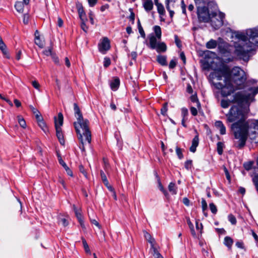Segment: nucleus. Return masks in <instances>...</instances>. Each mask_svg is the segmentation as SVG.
<instances>
[{
	"label": "nucleus",
	"instance_id": "17",
	"mask_svg": "<svg viewBox=\"0 0 258 258\" xmlns=\"http://www.w3.org/2000/svg\"><path fill=\"white\" fill-rule=\"evenodd\" d=\"M120 81L118 78H115L110 83V86L112 90H117L119 86Z\"/></svg>",
	"mask_w": 258,
	"mask_h": 258
},
{
	"label": "nucleus",
	"instance_id": "62",
	"mask_svg": "<svg viewBox=\"0 0 258 258\" xmlns=\"http://www.w3.org/2000/svg\"><path fill=\"white\" fill-rule=\"evenodd\" d=\"M34 114L35 115V117H36L37 122L43 120V118H42V116H41L39 111L38 112V113H35Z\"/></svg>",
	"mask_w": 258,
	"mask_h": 258
},
{
	"label": "nucleus",
	"instance_id": "22",
	"mask_svg": "<svg viewBox=\"0 0 258 258\" xmlns=\"http://www.w3.org/2000/svg\"><path fill=\"white\" fill-rule=\"evenodd\" d=\"M217 41L214 39H211L206 44V46L208 49H213L216 47L217 46Z\"/></svg>",
	"mask_w": 258,
	"mask_h": 258
},
{
	"label": "nucleus",
	"instance_id": "5",
	"mask_svg": "<svg viewBox=\"0 0 258 258\" xmlns=\"http://www.w3.org/2000/svg\"><path fill=\"white\" fill-rule=\"evenodd\" d=\"M150 46L152 49H156L158 52H165L167 49L166 45L164 42H160L153 34L149 36Z\"/></svg>",
	"mask_w": 258,
	"mask_h": 258
},
{
	"label": "nucleus",
	"instance_id": "29",
	"mask_svg": "<svg viewBox=\"0 0 258 258\" xmlns=\"http://www.w3.org/2000/svg\"><path fill=\"white\" fill-rule=\"evenodd\" d=\"M168 190L172 194H176V187L174 183L170 182L169 183L168 185Z\"/></svg>",
	"mask_w": 258,
	"mask_h": 258
},
{
	"label": "nucleus",
	"instance_id": "55",
	"mask_svg": "<svg viewBox=\"0 0 258 258\" xmlns=\"http://www.w3.org/2000/svg\"><path fill=\"white\" fill-rule=\"evenodd\" d=\"M29 16L28 14H24L23 16V21L25 24H27L29 22Z\"/></svg>",
	"mask_w": 258,
	"mask_h": 258
},
{
	"label": "nucleus",
	"instance_id": "31",
	"mask_svg": "<svg viewBox=\"0 0 258 258\" xmlns=\"http://www.w3.org/2000/svg\"><path fill=\"white\" fill-rule=\"evenodd\" d=\"M231 103L229 100L222 99L221 101V106L223 108H227Z\"/></svg>",
	"mask_w": 258,
	"mask_h": 258
},
{
	"label": "nucleus",
	"instance_id": "45",
	"mask_svg": "<svg viewBox=\"0 0 258 258\" xmlns=\"http://www.w3.org/2000/svg\"><path fill=\"white\" fill-rule=\"evenodd\" d=\"M110 63L111 61L109 58L106 57L104 58L103 65L104 67H108L110 64Z\"/></svg>",
	"mask_w": 258,
	"mask_h": 258
},
{
	"label": "nucleus",
	"instance_id": "2",
	"mask_svg": "<svg viewBox=\"0 0 258 258\" xmlns=\"http://www.w3.org/2000/svg\"><path fill=\"white\" fill-rule=\"evenodd\" d=\"M209 80L215 88L221 90L222 96L226 97L235 90L242 89L246 77L239 67H234L230 71L228 66L223 64L210 73Z\"/></svg>",
	"mask_w": 258,
	"mask_h": 258
},
{
	"label": "nucleus",
	"instance_id": "19",
	"mask_svg": "<svg viewBox=\"0 0 258 258\" xmlns=\"http://www.w3.org/2000/svg\"><path fill=\"white\" fill-rule=\"evenodd\" d=\"M0 49L6 58H10V55L7 51L6 45L3 40L0 41Z\"/></svg>",
	"mask_w": 258,
	"mask_h": 258
},
{
	"label": "nucleus",
	"instance_id": "48",
	"mask_svg": "<svg viewBox=\"0 0 258 258\" xmlns=\"http://www.w3.org/2000/svg\"><path fill=\"white\" fill-rule=\"evenodd\" d=\"M177 62L175 59H172L169 63V67L170 69H173L176 66Z\"/></svg>",
	"mask_w": 258,
	"mask_h": 258
},
{
	"label": "nucleus",
	"instance_id": "38",
	"mask_svg": "<svg viewBox=\"0 0 258 258\" xmlns=\"http://www.w3.org/2000/svg\"><path fill=\"white\" fill-rule=\"evenodd\" d=\"M83 244L86 252L91 253V251L86 241L85 240H83Z\"/></svg>",
	"mask_w": 258,
	"mask_h": 258
},
{
	"label": "nucleus",
	"instance_id": "7",
	"mask_svg": "<svg viewBox=\"0 0 258 258\" xmlns=\"http://www.w3.org/2000/svg\"><path fill=\"white\" fill-rule=\"evenodd\" d=\"M225 17V14L222 12H212L211 17L209 22L211 26L215 29H218L223 24V19Z\"/></svg>",
	"mask_w": 258,
	"mask_h": 258
},
{
	"label": "nucleus",
	"instance_id": "6",
	"mask_svg": "<svg viewBox=\"0 0 258 258\" xmlns=\"http://www.w3.org/2000/svg\"><path fill=\"white\" fill-rule=\"evenodd\" d=\"M197 7V15L199 20L203 22H209L211 17L212 13H210L206 5L198 6Z\"/></svg>",
	"mask_w": 258,
	"mask_h": 258
},
{
	"label": "nucleus",
	"instance_id": "52",
	"mask_svg": "<svg viewBox=\"0 0 258 258\" xmlns=\"http://www.w3.org/2000/svg\"><path fill=\"white\" fill-rule=\"evenodd\" d=\"M188 226L190 228L192 235L195 237H197V233L194 229V225L192 224L190 225H189Z\"/></svg>",
	"mask_w": 258,
	"mask_h": 258
},
{
	"label": "nucleus",
	"instance_id": "58",
	"mask_svg": "<svg viewBox=\"0 0 258 258\" xmlns=\"http://www.w3.org/2000/svg\"><path fill=\"white\" fill-rule=\"evenodd\" d=\"M171 7H170V6H166V9L169 12L170 16L171 18L173 17L174 14V11L173 10H172L171 9Z\"/></svg>",
	"mask_w": 258,
	"mask_h": 258
},
{
	"label": "nucleus",
	"instance_id": "61",
	"mask_svg": "<svg viewBox=\"0 0 258 258\" xmlns=\"http://www.w3.org/2000/svg\"><path fill=\"white\" fill-rule=\"evenodd\" d=\"M79 169L80 171L84 174V175L87 177V173L84 168V167L82 165H80L79 166Z\"/></svg>",
	"mask_w": 258,
	"mask_h": 258
},
{
	"label": "nucleus",
	"instance_id": "16",
	"mask_svg": "<svg viewBox=\"0 0 258 258\" xmlns=\"http://www.w3.org/2000/svg\"><path fill=\"white\" fill-rule=\"evenodd\" d=\"M199 137L198 135L196 136L192 140L191 146L189 148V150L190 152L192 153H195L196 151L197 147L199 145Z\"/></svg>",
	"mask_w": 258,
	"mask_h": 258
},
{
	"label": "nucleus",
	"instance_id": "21",
	"mask_svg": "<svg viewBox=\"0 0 258 258\" xmlns=\"http://www.w3.org/2000/svg\"><path fill=\"white\" fill-rule=\"evenodd\" d=\"M150 250L152 254L153 255L154 258H163V257L158 251L155 245H152V247H151Z\"/></svg>",
	"mask_w": 258,
	"mask_h": 258
},
{
	"label": "nucleus",
	"instance_id": "44",
	"mask_svg": "<svg viewBox=\"0 0 258 258\" xmlns=\"http://www.w3.org/2000/svg\"><path fill=\"white\" fill-rule=\"evenodd\" d=\"M32 85L34 88H35L38 91H40V85L37 81L34 80L32 81Z\"/></svg>",
	"mask_w": 258,
	"mask_h": 258
},
{
	"label": "nucleus",
	"instance_id": "18",
	"mask_svg": "<svg viewBox=\"0 0 258 258\" xmlns=\"http://www.w3.org/2000/svg\"><path fill=\"white\" fill-rule=\"evenodd\" d=\"M57 138L61 145L64 144V140L61 128H55Z\"/></svg>",
	"mask_w": 258,
	"mask_h": 258
},
{
	"label": "nucleus",
	"instance_id": "60",
	"mask_svg": "<svg viewBox=\"0 0 258 258\" xmlns=\"http://www.w3.org/2000/svg\"><path fill=\"white\" fill-rule=\"evenodd\" d=\"M63 22L62 20L59 17H58L57 18V25H58V26L59 27H61L63 26Z\"/></svg>",
	"mask_w": 258,
	"mask_h": 258
},
{
	"label": "nucleus",
	"instance_id": "4",
	"mask_svg": "<svg viewBox=\"0 0 258 258\" xmlns=\"http://www.w3.org/2000/svg\"><path fill=\"white\" fill-rule=\"evenodd\" d=\"M75 115L77 121L74 125L77 134L78 138L82 144L80 148L82 151L85 150L84 145L90 144L91 141V134L89 128V121L84 119L80 108L76 103H74Z\"/></svg>",
	"mask_w": 258,
	"mask_h": 258
},
{
	"label": "nucleus",
	"instance_id": "33",
	"mask_svg": "<svg viewBox=\"0 0 258 258\" xmlns=\"http://www.w3.org/2000/svg\"><path fill=\"white\" fill-rule=\"evenodd\" d=\"M138 29H139V32L140 33L141 36L142 37L145 38V33L144 32L143 27H142V26L141 25V23H140V22L139 20H138Z\"/></svg>",
	"mask_w": 258,
	"mask_h": 258
},
{
	"label": "nucleus",
	"instance_id": "47",
	"mask_svg": "<svg viewBox=\"0 0 258 258\" xmlns=\"http://www.w3.org/2000/svg\"><path fill=\"white\" fill-rule=\"evenodd\" d=\"M158 185H159V188L161 191L163 192V193L164 194L165 196H167L168 195L167 191L164 189L163 185H162L161 182L159 181L158 182Z\"/></svg>",
	"mask_w": 258,
	"mask_h": 258
},
{
	"label": "nucleus",
	"instance_id": "3",
	"mask_svg": "<svg viewBox=\"0 0 258 258\" xmlns=\"http://www.w3.org/2000/svg\"><path fill=\"white\" fill-rule=\"evenodd\" d=\"M233 53L240 59L247 61L249 53L255 47H258V26L244 32H235L232 34Z\"/></svg>",
	"mask_w": 258,
	"mask_h": 258
},
{
	"label": "nucleus",
	"instance_id": "51",
	"mask_svg": "<svg viewBox=\"0 0 258 258\" xmlns=\"http://www.w3.org/2000/svg\"><path fill=\"white\" fill-rule=\"evenodd\" d=\"M202 210L204 212L207 208V204L206 200L204 199H202Z\"/></svg>",
	"mask_w": 258,
	"mask_h": 258
},
{
	"label": "nucleus",
	"instance_id": "53",
	"mask_svg": "<svg viewBox=\"0 0 258 258\" xmlns=\"http://www.w3.org/2000/svg\"><path fill=\"white\" fill-rule=\"evenodd\" d=\"M59 223L62 225L64 227L68 225V222L65 218H61L59 220Z\"/></svg>",
	"mask_w": 258,
	"mask_h": 258
},
{
	"label": "nucleus",
	"instance_id": "10",
	"mask_svg": "<svg viewBox=\"0 0 258 258\" xmlns=\"http://www.w3.org/2000/svg\"><path fill=\"white\" fill-rule=\"evenodd\" d=\"M76 8L78 10L79 17L81 21H87L86 13L84 11L83 7L81 3L78 2L76 3Z\"/></svg>",
	"mask_w": 258,
	"mask_h": 258
},
{
	"label": "nucleus",
	"instance_id": "57",
	"mask_svg": "<svg viewBox=\"0 0 258 258\" xmlns=\"http://www.w3.org/2000/svg\"><path fill=\"white\" fill-rule=\"evenodd\" d=\"M90 7H94L97 3L98 0H87Z\"/></svg>",
	"mask_w": 258,
	"mask_h": 258
},
{
	"label": "nucleus",
	"instance_id": "49",
	"mask_svg": "<svg viewBox=\"0 0 258 258\" xmlns=\"http://www.w3.org/2000/svg\"><path fill=\"white\" fill-rule=\"evenodd\" d=\"M210 209L211 211V212L215 214L217 212V208L215 205L213 203H210L209 205Z\"/></svg>",
	"mask_w": 258,
	"mask_h": 258
},
{
	"label": "nucleus",
	"instance_id": "37",
	"mask_svg": "<svg viewBox=\"0 0 258 258\" xmlns=\"http://www.w3.org/2000/svg\"><path fill=\"white\" fill-rule=\"evenodd\" d=\"M168 108H167V103H165L164 104L163 107L161 109V113L163 115L165 116L166 115V113L167 111Z\"/></svg>",
	"mask_w": 258,
	"mask_h": 258
},
{
	"label": "nucleus",
	"instance_id": "27",
	"mask_svg": "<svg viewBox=\"0 0 258 258\" xmlns=\"http://www.w3.org/2000/svg\"><path fill=\"white\" fill-rule=\"evenodd\" d=\"M155 5L157 6L158 13L160 15H164L165 13V11L163 5L158 2L155 3Z\"/></svg>",
	"mask_w": 258,
	"mask_h": 258
},
{
	"label": "nucleus",
	"instance_id": "11",
	"mask_svg": "<svg viewBox=\"0 0 258 258\" xmlns=\"http://www.w3.org/2000/svg\"><path fill=\"white\" fill-rule=\"evenodd\" d=\"M30 0H23L22 2H17L16 3L15 7L16 10L19 13H22L24 11V5H27L29 4Z\"/></svg>",
	"mask_w": 258,
	"mask_h": 258
},
{
	"label": "nucleus",
	"instance_id": "59",
	"mask_svg": "<svg viewBox=\"0 0 258 258\" xmlns=\"http://www.w3.org/2000/svg\"><path fill=\"white\" fill-rule=\"evenodd\" d=\"M190 112L192 115L196 116L198 114V111L196 108L194 107H191L190 108Z\"/></svg>",
	"mask_w": 258,
	"mask_h": 258
},
{
	"label": "nucleus",
	"instance_id": "26",
	"mask_svg": "<svg viewBox=\"0 0 258 258\" xmlns=\"http://www.w3.org/2000/svg\"><path fill=\"white\" fill-rule=\"evenodd\" d=\"M157 61L162 66H167L166 57L164 55H158L157 57Z\"/></svg>",
	"mask_w": 258,
	"mask_h": 258
},
{
	"label": "nucleus",
	"instance_id": "46",
	"mask_svg": "<svg viewBox=\"0 0 258 258\" xmlns=\"http://www.w3.org/2000/svg\"><path fill=\"white\" fill-rule=\"evenodd\" d=\"M191 166H192V161L191 160H187L185 162L184 166L186 169L189 170V169H191Z\"/></svg>",
	"mask_w": 258,
	"mask_h": 258
},
{
	"label": "nucleus",
	"instance_id": "40",
	"mask_svg": "<svg viewBox=\"0 0 258 258\" xmlns=\"http://www.w3.org/2000/svg\"><path fill=\"white\" fill-rule=\"evenodd\" d=\"M174 40H175V43L176 46L178 48H180L181 47V46H182L181 45V41L178 38V37L177 35H174Z\"/></svg>",
	"mask_w": 258,
	"mask_h": 258
},
{
	"label": "nucleus",
	"instance_id": "24",
	"mask_svg": "<svg viewBox=\"0 0 258 258\" xmlns=\"http://www.w3.org/2000/svg\"><path fill=\"white\" fill-rule=\"evenodd\" d=\"M233 243V239L229 237L226 236L224 238V244L229 248L230 249L232 247V245Z\"/></svg>",
	"mask_w": 258,
	"mask_h": 258
},
{
	"label": "nucleus",
	"instance_id": "39",
	"mask_svg": "<svg viewBox=\"0 0 258 258\" xmlns=\"http://www.w3.org/2000/svg\"><path fill=\"white\" fill-rule=\"evenodd\" d=\"M196 226L197 230L200 232H202V229L203 228V225L202 223H200L199 221L196 220Z\"/></svg>",
	"mask_w": 258,
	"mask_h": 258
},
{
	"label": "nucleus",
	"instance_id": "15",
	"mask_svg": "<svg viewBox=\"0 0 258 258\" xmlns=\"http://www.w3.org/2000/svg\"><path fill=\"white\" fill-rule=\"evenodd\" d=\"M215 126L219 130L221 135L226 134V127L221 121H216L215 122Z\"/></svg>",
	"mask_w": 258,
	"mask_h": 258
},
{
	"label": "nucleus",
	"instance_id": "8",
	"mask_svg": "<svg viewBox=\"0 0 258 258\" xmlns=\"http://www.w3.org/2000/svg\"><path fill=\"white\" fill-rule=\"evenodd\" d=\"M218 43V49L220 52L224 55H228L229 54L232 53V46L228 43L223 41V40L219 38Z\"/></svg>",
	"mask_w": 258,
	"mask_h": 258
},
{
	"label": "nucleus",
	"instance_id": "23",
	"mask_svg": "<svg viewBox=\"0 0 258 258\" xmlns=\"http://www.w3.org/2000/svg\"><path fill=\"white\" fill-rule=\"evenodd\" d=\"M101 177L103 183L108 187V188L110 190H113L112 187L109 185V182L107 180L105 174L102 171H101Z\"/></svg>",
	"mask_w": 258,
	"mask_h": 258
},
{
	"label": "nucleus",
	"instance_id": "54",
	"mask_svg": "<svg viewBox=\"0 0 258 258\" xmlns=\"http://www.w3.org/2000/svg\"><path fill=\"white\" fill-rule=\"evenodd\" d=\"M196 3V5L197 6H200L202 5H206V2L205 0H194Z\"/></svg>",
	"mask_w": 258,
	"mask_h": 258
},
{
	"label": "nucleus",
	"instance_id": "34",
	"mask_svg": "<svg viewBox=\"0 0 258 258\" xmlns=\"http://www.w3.org/2000/svg\"><path fill=\"white\" fill-rule=\"evenodd\" d=\"M223 144L221 142H218L217 144V152L219 155L223 153Z\"/></svg>",
	"mask_w": 258,
	"mask_h": 258
},
{
	"label": "nucleus",
	"instance_id": "28",
	"mask_svg": "<svg viewBox=\"0 0 258 258\" xmlns=\"http://www.w3.org/2000/svg\"><path fill=\"white\" fill-rule=\"evenodd\" d=\"M38 124L39 127L43 130V131L46 133L48 132V128L46 125V123L44 122L43 120H40L39 121H38Z\"/></svg>",
	"mask_w": 258,
	"mask_h": 258
},
{
	"label": "nucleus",
	"instance_id": "32",
	"mask_svg": "<svg viewBox=\"0 0 258 258\" xmlns=\"http://www.w3.org/2000/svg\"><path fill=\"white\" fill-rule=\"evenodd\" d=\"M18 121L20 125L23 128H26V123L24 119L21 116H18Z\"/></svg>",
	"mask_w": 258,
	"mask_h": 258
},
{
	"label": "nucleus",
	"instance_id": "41",
	"mask_svg": "<svg viewBox=\"0 0 258 258\" xmlns=\"http://www.w3.org/2000/svg\"><path fill=\"white\" fill-rule=\"evenodd\" d=\"M43 53L44 54H45L46 56H52L53 54L52 52V48L49 47L48 49H45L43 51Z\"/></svg>",
	"mask_w": 258,
	"mask_h": 258
},
{
	"label": "nucleus",
	"instance_id": "43",
	"mask_svg": "<svg viewBox=\"0 0 258 258\" xmlns=\"http://www.w3.org/2000/svg\"><path fill=\"white\" fill-rule=\"evenodd\" d=\"M176 154L178 156V158L180 159H181L183 158V154L182 153L181 149L178 147H177L176 148Z\"/></svg>",
	"mask_w": 258,
	"mask_h": 258
},
{
	"label": "nucleus",
	"instance_id": "20",
	"mask_svg": "<svg viewBox=\"0 0 258 258\" xmlns=\"http://www.w3.org/2000/svg\"><path fill=\"white\" fill-rule=\"evenodd\" d=\"M155 35H154L157 38V40H160L161 38V29L160 26H155L153 28Z\"/></svg>",
	"mask_w": 258,
	"mask_h": 258
},
{
	"label": "nucleus",
	"instance_id": "56",
	"mask_svg": "<svg viewBox=\"0 0 258 258\" xmlns=\"http://www.w3.org/2000/svg\"><path fill=\"white\" fill-rule=\"evenodd\" d=\"M89 217H90V221H91V222L94 224L95 226H96L97 227H98L99 229H101V226L99 224V223L95 219H92L91 218H90V216L89 215Z\"/></svg>",
	"mask_w": 258,
	"mask_h": 258
},
{
	"label": "nucleus",
	"instance_id": "42",
	"mask_svg": "<svg viewBox=\"0 0 258 258\" xmlns=\"http://www.w3.org/2000/svg\"><path fill=\"white\" fill-rule=\"evenodd\" d=\"M87 21H81V27L82 29L85 32H87L88 31V27L86 25V22Z\"/></svg>",
	"mask_w": 258,
	"mask_h": 258
},
{
	"label": "nucleus",
	"instance_id": "14",
	"mask_svg": "<svg viewBox=\"0 0 258 258\" xmlns=\"http://www.w3.org/2000/svg\"><path fill=\"white\" fill-rule=\"evenodd\" d=\"M142 4L145 10L147 12L151 11L153 8L152 0H142Z\"/></svg>",
	"mask_w": 258,
	"mask_h": 258
},
{
	"label": "nucleus",
	"instance_id": "9",
	"mask_svg": "<svg viewBox=\"0 0 258 258\" xmlns=\"http://www.w3.org/2000/svg\"><path fill=\"white\" fill-rule=\"evenodd\" d=\"M110 48V41L107 37H103L100 40L98 44V49L101 53L105 54Z\"/></svg>",
	"mask_w": 258,
	"mask_h": 258
},
{
	"label": "nucleus",
	"instance_id": "1",
	"mask_svg": "<svg viewBox=\"0 0 258 258\" xmlns=\"http://www.w3.org/2000/svg\"><path fill=\"white\" fill-rule=\"evenodd\" d=\"M258 93V86L249 88L247 92L243 94L242 92L237 93L233 101L237 105L232 106L226 114L227 121L234 122L231 125L233 131L235 145L239 148L243 147L248 136L249 126L245 121L249 111L250 103L254 101L255 95Z\"/></svg>",
	"mask_w": 258,
	"mask_h": 258
},
{
	"label": "nucleus",
	"instance_id": "63",
	"mask_svg": "<svg viewBox=\"0 0 258 258\" xmlns=\"http://www.w3.org/2000/svg\"><path fill=\"white\" fill-rule=\"evenodd\" d=\"M29 107L34 114L38 113L39 111L36 108H34L32 105H30Z\"/></svg>",
	"mask_w": 258,
	"mask_h": 258
},
{
	"label": "nucleus",
	"instance_id": "36",
	"mask_svg": "<svg viewBox=\"0 0 258 258\" xmlns=\"http://www.w3.org/2000/svg\"><path fill=\"white\" fill-rule=\"evenodd\" d=\"M181 115L182 116V118L187 119V116L188 115L187 109L185 107H183L181 108Z\"/></svg>",
	"mask_w": 258,
	"mask_h": 258
},
{
	"label": "nucleus",
	"instance_id": "50",
	"mask_svg": "<svg viewBox=\"0 0 258 258\" xmlns=\"http://www.w3.org/2000/svg\"><path fill=\"white\" fill-rule=\"evenodd\" d=\"M175 1L176 0H166V6H170L173 8Z\"/></svg>",
	"mask_w": 258,
	"mask_h": 258
},
{
	"label": "nucleus",
	"instance_id": "12",
	"mask_svg": "<svg viewBox=\"0 0 258 258\" xmlns=\"http://www.w3.org/2000/svg\"><path fill=\"white\" fill-rule=\"evenodd\" d=\"M63 115L60 112L58 114L57 117H54V123L55 128H61V126L63 124Z\"/></svg>",
	"mask_w": 258,
	"mask_h": 258
},
{
	"label": "nucleus",
	"instance_id": "30",
	"mask_svg": "<svg viewBox=\"0 0 258 258\" xmlns=\"http://www.w3.org/2000/svg\"><path fill=\"white\" fill-rule=\"evenodd\" d=\"M35 43L41 48L44 46V41L43 39H41L40 37L35 38Z\"/></svg>",
	"mask_w": 258,
	"mask_h": 258
},
{
	"label": "nucleus",
	"instance_id": "64",
	"mask_svg": "<svg viewBox=\"0 0 258 258\" xmlns=\"http://www.w3.org/2000/svg\"><path fill=\"white\" fill-rule=\"evenodd\" d=\"M51 56H52V58L54 62L56 64H58L59 63L58 58L57 56H56L54 54Z\"/></svg>",
	"mask_w": 258,
	"mask_h": 258
},
{
	"label": "nucleus",
	"instance_id": "25",
	"mask_svg": "<svg viewBox=\"0 0 258 258\" xmlns=\"http://www.w3.org/2000/svg\"><path fill=\"white\" fill-rule=\"evenodd\" d=\"M144 235L147 240L151 244V247L154 246L155 240L152 238L151 235L146 231H144Z\"/></svg>",
	"mask_w": 258,
	"mask_h": 258
},
{
	"label": "nucleus",
	"instance_id": "35",
	"mask_svg": "<svg viewBox=\"0 0 258 258\" xmlns=\"http://www.w3.org/2000/svg\"><path fill=\"white\" fill-rule=\"evenodd\" d=\"M228 220L232 225H235L236 224L237 221L235 217L232 214L229 215Z\"/></svg>",
	"mask_w": 258,
	"mask_h": 258
},
{
	"label": "nucleus",
	"instance_id": "13",
	"mask_svg": "<svg viewBox=\"0 0 258 258\" xmlns=\"http://www.w3.org/2000/svg\"><path fill=\"white\" fill-rule=\"evenodd\" d=\"M74 209L75 211L76 216L77 217V218L81 226L83 228H85L84 222L83 220V216L82 215L81 211L77 209L76 207L75 206H74Z\"/></svg>",
	"mask_w": 258,
	"mask_h": 258
}]
</instances>
